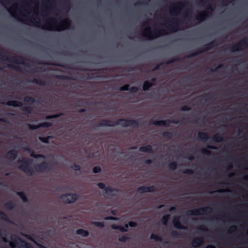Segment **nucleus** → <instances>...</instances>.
<instances>
[{
	"label": "nucleus",
	"mask_w": 248,
	"mask_h": 248,
	"mask_svg": "<svg viewBox=\"0 0 248 248\" xmlns=\"http://www.w3.org/2000/svg\"><path fill=\"white\" fill-rule=\"evenodd\" d=\"M189 10L187 9V13L185 15V18L183 20L176 17H171L165 19V26L170 32H174L180 30L183 24L184 23L188 24V22L191 21V16L189 14Z\"/></svg>",
	"instance_id": "f257e3e1"
},
{
	"label": "nucleus",
	"mask_w": 248,
	"mask_h": 248,
	"mask_svg": "<svg viewBox=\"0 0 248 248\" xmlns=\"http://www.w3.org/2000/svg\"><path fill=\"white\" fill-rule=\"evenodd\" d=\"M52 21L51 24L46 22L42 27V28L49 31H61L69 28L71 26V21L68 18H65L62 20L60 23H58L57 21L54 19L52 20Z\"/></svg>",
	"instance_id": "f03ea898"
},
{
	"label": "nucleus",
	"mask_w": 248,
	"mask_h": 248,
	"mask_svg": "<svg viewBox=\"0 0 248 248\" xmlns=\"http://www.w3.org/2000/svg\"><path fill=\"white\" fill-rule=\"evenodd\" d=\"M32 159L31 158L19 159L17 160L18 164H20L18 167L19 169L29 176L33 175L34 170L30 167V166L32 163Z\"/></svg>",
	"instance_id": "7ed1b4c3"
},
{
	"label": "nucleus",
	"mask_w": 248,
	"mask_h": 248,
	"mask_svg": "<svg viewBox=\"0 0 248 248\" xmlns=\"http://www.w3.org/2000/svg\"><path fill=\"white\" fill-rule=\"evenodd\" d=\"M167 33V32L165 30L160 29H155L154 31H151V28L148 27L144 31L143 36L147 37L150 40H152Z\"/></svg>",
	"instance_id": "20e7f679"
},
{
	"label": "nucleus",
	"mask_w": 248,
	"mask_h": 248,
	"mask_svg": "<svg viewBox=\"0 0 248 248\" xmlns=\"http://www.w3.org/2000/svg\"><path fill=\"white\" fill-rule=\"evenodd\" d=\"M11 240L12 242H10V245L12 248H15L17 245L19 248H33L31 244L22 239L17 235H12Z\"/></svg>",
	"instance_id": "39448f33"
},
{
	"label": "nucleus",
	"mask_w": 248,
	"mask_h": 248,
	"mask_svg": "<svg viewBox=\"0 0 248 248\" xmlns=\"http://www.w3.org/2000/svg\"><path fill=\"white\" fill-rule=\"evenodd\" d=\"M121 125L124 127L132 126L134 128H139L140 127V124L138 120L124 118L117 120L116 121V125Z\"/></svg>",
	"instance_id": "423d86ee"
},
{
	"label": "nucleus",
	"mask_w": 248,
	"mask_h": 248,
	"mask_svg": "<svg viewBox=\"0 0 248 248\" xmlns=\"http://www.w3.org/2000/svg\"><path fill=\"white\" fill-rule=\"evenodd\" d=\"M248 46V39H243L233 45L232 46L226 48V50L230 51L231 52H235L240 50H243Z\"/></svg>",
	"instance_id": "0eeeda50"
},
{
	"label": "nucleus",
	"mask_w": 248,
	"mask_h": 248,
	"mask_svg": "<svg viewBox=\"0 0 248 248\" xmlns=\"http://www.w3.org/2000/svg\"><path fill=\"white\" fill-rule=\"evenodd\" d=\"M212 208L209 206L200 207L198 208L189 210L187 211L186 214L189 216H198L204 215L207 213H211Z\"/></svg>",
	"instance_id": "6e6552de"
},
{
	"label": "nucleus",
	"mask_w": 248,
	"mask_h": 248,
	"mask_svg": "<svg viewBox=\"0 0 248 248\" xmlns=\"http://www.w3.org/2000/svg\"><path fill=\"white\" fill-rule=\"evenodd\" d=\"M186 5H189V4L186 2H178L176 3L173 4L170 10V14L171 16H178L183 8Z\"/></svg>",
	"instance_id": "1a4fd4ad"
},
{
	"label": "nucleus",
	"mask_w": 248,
	"mask_h": 248,
	"mask_svg": "<svg viewBox=\"0 0 248 248\" xmlns=\"http://www.w3.org/2000/svg\"><path fill=\"white\" fill-rule=\"evenodd\" d=\"M78 197L79 195L76 193H68L64 194L61 196V198L62 199L63 202L66 204L75 202L78 200Z\"/></svg>",
	"instance_id": "9d476101"
},
{
	"label": "nucleus",
	"mask_w": 248,
	"mask_h": 248,
	"mask_svg": "<svg viewBox=\"0 0 248 248\" xmlns=\"http://www.w3.org/2000/svg\"><path fill=\"white\" fill-rule=\"evenodd\" d=\"M215 43V41H213L209 43L204 45L202 47L199 48L196 52H193L186 56V58H190L197 56L200 53H202L211 50L213 47V45Z\"/></svg>",
	"instance_id": "9b49d317"
},
{
	"label": "nucleus",
	"mask_w": 248,
	"mask_h": 248,
	"mask_svg": "<svg viewBox=\"0 0 248 248\" xmlns=\"http://www.w3.org/2000/svg\"><path fill=\"white\" fill-rule=\"evenodd\" d=\"M7 60L10 62L16 64H24L28 68H31V66L28 63H25V58L22 56H14L7 58Z\"/></svg>",
	"instance_id": "f8f14e48"
},
{
	"label": "nucleus",
	"mask_w": 248,
	"mask_h": 248,
	"mask_svg": "<svg viewBox=\"0 0 248 248\" xmlns=\"http://www.w3.org/2000/svg\"><path fill=\"white\" fill-rule=\"evenodd\" d=\"M170 123L177 124L178 122L175 120H170L168 119L167 120H151L150 122V124H153L157 126H164L166 127H169Z\"/></svg>",
	"instance_id": "ddd939ff"
},
{
	"label": "nucleus",
	"mask_w": 248,
	"mask_h": 248,
	"mask_svg": "<svg viewBox=\"0 0 248 248\" xmlns=\"http://www.w3.org/2000/svg\"><path fill=\"white\" fill-rule=\"evenodd\" d=\"M52 169L50 163L43 161L37 164L35 167V171L37 172H43L50 170Z\"/></svg>",
	"instance_id": "4468645a"
},
{
	"label": "nucleus",
	"mask_w": 248,
	"mask_h": 248,
	"mask_svg": "<svg viewBox=\"0 0 248 248\" xmlns=\"http://www.w3.org/2000/svg\"><path fill=\"white\" fill-rule=\"evenodd\" d=\"M97 186L99 188L105 189V194L106 195H109L114 191H120V190L117 188H112L109 186H106L103 183H99Z\"/></svg>",
	"instance_id": "2eb2a0df"
},
{
	"label": "nucleus",
	"mask_w": 248,
	"mask_h": 248,
	"mask_svg": "<svg viewBox=\"0 0 248 248\" xmlns=\"http://www.w3.org/2000/svg\"><path fill=\"white\" fill-rule=\"evenodd\" d=\"M155 190V187L153 185L150 186H140L137 188V191L140 193L153 192Z\"/></svg>",
	"instance_id": "dca6fc26"
},
{
	"label": "nucleus",
	"mask_w": 248,
	"mask_h": 248,
	"mask_svg": "<svg viewBox=\"0 0 248 248\" xmlns=\"http://www.w3.org/2000/svg\"><path fill=\"white\" fill-rule=\"evenodd\" d=\"M209 16V12L207 11H204L201 13H199L195 17L194 19L201 23L203 21L206 17Z\"/></svg>",
	"instance_id": "f3484780"
},
{
	"label": "nucleus",
	"mask_w": 248,
	"mask_h": 248,
	"mask_svg": "<svg viewBox=\"0 0 248 248\" xmlns=\"http://www.w3.org/2000/svg\"><path fill=\"white\" fill-rule=\"evenodd\" d=\"M17 151L15 149H12L7 153L5 157L9 160L13 161L17 158Z\"/></svg>",
	"instance_id": "a211bd4d"
},
{
	"label": "nucleus",
	"mask_w": 248,
	"mask_h": 248,
	"mask_svg": "<svg viewBox=\"0 0 248 248\" xmlns=\"http://www.w3.org/2000/svg\"><path fill=\"white\" fill-rule=\"evenodd\" d=\"M116 125V121L113 122L108 120H103L100 123L98 124V127L109 126L113 127Z\"/></svg>",
	"instance_id": "6ab92c4d"
},
{
	"label": "nucleus",
	"mask_w": 248,
	"mask_h": 248,
	"mask_svg": "<svg viewBox=\"0 0 248 248\" xmlns=\"http://www.w3.org/2000/svg\"><path fill=\"white\" fill-rule=\"evenodd\" d=\"M172 223L174 226L175 228L178 229H186V227L183 226L180 221V218L179 217H175L173 220H172Z\"/></svg>",
	"instance_id": "aec40b11"
},
{
	"label": "nucleus",
	"mask_w": 248,
	"mask_h": 248,
	"mask_svg": "<svg viewBox=\"0 0 248 248\" xmlns=\"http://www.w3.org/2000/svg\"><path fill=\"white\" fill-rule=\"evenodd\" d=\"M24 102L30 103L31 104H32L34 103L40 104L42 102V100L40 98L35 100L34 97L29 96H26L24 98Z\"/></svg>",
	"instance_id": "412c9836"
},
{
	"label": "nucleus",
	"mask_w": 248,
	"mask_h": 248,
	"mask_svg": "<svg viewBox=\"0 0 248 248\" xmlns=\"http://www.w3.org/2000/svg\"><path fill=\"white\" fill-rule=\"evenodd\" d=\"M203 242L202 237H197L194 238L191 243V245L193 248H198L200 247Z\"/></svg>",
	"instance_id": "4be33fe9"
},
{
	"label": "nucleus",
	"mask_w": 248,
	"mask_h": 248,
	"mask_svg": "<svg viewBox=\"0 0 248 248\" xmlns=\"http://www.w3.org/2000/svg\"><path fill=\"white\" fill-rule=\"evenodd\" d=\"M48 3L49 4V6H47L45 8L42 9V11L45 13H49L51 11L52 7L56 4L55 0H48Z\"/></svg>",
	"instance_id": "5701e85b"
},
{
	"label": "nucleus",
	"mask_w": 248,
	"mask_h": 248,
	"mask_svg": "<svg viewBox=\"0 0 248 248\" xmlns=\"http://www.w3.org/2000/svg\"><path fill=\"white\" fill-rule=\"evenodd\" d=\"M155 78H153L151 82H149L147 80L144 81L142 86L143 90L148 91L153 86V82L155 81Z\"/></svg>",
	"instance_id": "b1692460"
},
{
	"label": "nucleus",
	"mask_w": 248,
	"mask_h": 248,
	"mask_svg": "<svg viewBox=\"0 0 248 248\" xmlns=\"http://www.w3.org/2000/svg\"><path fill=\"white\" fill-rule=\"evenodd\" d=\"M139 151L141 152L148 153H153L154 152L151 145L149 144L140 147L139 148Z\"/></svg>",
	"instance_id": "393cba45"
},
{
	"label": "nucleus",
	"mask_w": 248,
	"mask_h": 248,
	"mask_svg": "<svg viewBox=\"0 0 248 248\" xmlns=\"http://www.w3.org/2000/svg\"><path fill=\"white\" fill-rule=\"evenodd\" d=\"M198 139L200 140L205 141L209 139V136L207 133L204 132H200L198 133Z\"/></svg>",
	"instance_id": "a878e982"
},
{
	"label": "nucleus",
	"mask_w": 248,
	"mask_h": 248,
	"mask_svg": "<svg viewBox=\"0 0 248 248\" xmlns=\"http://www.w3.org/2000/svg\"><path fill=\"white\" fill-rule=\"evenodd\" d=\"M6 104L8 106L14 107H21L22 105L21 102L16 100L8 101Z\"/></svg>",
	"instance_id": "bb28decb"
},
{
	"label": "nucleus",
	"mask_w": 248,
	"mask_h": 248,
	"mask_svg": "<svg viewBox=\"0 0 248 248\" xmlns=\"http://www.w3.org/2000/svg\"><path fill=\"white\" fill-rule=\"evenodd\" d=\"M4 205L5 207L9 211L13 210L16 207V204L12 201H8L5 202Z\"/></svg>",
	"instance_id": "cd10ccee"
},
{
	"label": "nucleus",
	"mask_w": 248,
	"mask_h": 248,
	"mask_svg": "<svg viewBox=\"0 0 248 248\" xmlns=\"http://www.w3.org/2000/svg\"><path fill=\"white\" fill-rule=\"evenodd\" d=\"M16 194L18 196H19V197L22 200L23 202L26 203V202H29L28 199L24 192H23V191L17 192Z\"/></svg>",
	"instance_id": "c85d7f7f"
},
{
	"label": "nucleus",
	"mask_w": 248,
	"mask_h": 248,
	"mask_svg": "<svg viewBox=\"0 0 248 248\" xmlns=\"http://www.w3.org/2000/svg\"><path fill=\"white\" fill-rule=\"evenodd\" d=\"M20 109L23 112H24V114H27V115H29L32 113V108L30 106H23L22 105L20 107Z\"/></svg>",
	"instance_id": "c756f323"
},
{
	"label": "nucleus",
	"mask_w": 248,
	"mask_h": 248,
	"mask_svg": "<svg viewBox=\"0 0 248 248\" xmlns=\"http://www.w3.org/2000/svg\"><path fill=\"white\" fill-rule=\"evenodd\" d=\"M212 139L214 142H219L223 140V137L219 133H217L213 136Z\"/></svg>",
	"instance_id": "7c9ffc66"
},
{
	"label": "nucleus",
	"mask_w": 248,
	"mask_h": 248,
	"mask_svg": "<svg viewBox=\"0 0 248 248\" xmlns=\"http://www.w3.org/2000/svg\"><path fill=\"white\" fill-rule=\"evenodd\" d=\"M76 233L78 235H81L83 237H87L89 235V232L83 229H78L76 231Z\"/></svg>",
	"instance_id": "2f4dec72"
},
{
	"label": "nucleus",
	"mask_w": 248,
	"mask_h": 248,
	"mask_svg": "<svg viewBox=\"0 0 248 248\" xmlns=\"http://www.w3.org/2000/svg\"><path fill=\"white\" fill-rule=\"evenodd\" d=\"M56 78L61 80H73L74 78L70 76H67L64 75H58L56 76Z\"/></svg>",
	"instance_id": "473e14b6"
},
{
	"label": "nucleus",
	"mask_w": 248,
	"mask_h": 248,
	"mask_svg": "<svg viewBox=\"0 0 248 248\" xmlns=\"http://www.w3.org/2000/svg\"><path fill=\"white\" fill-rule=\"evenodd\" d=\"M111 228L113 230H118L121 232H126L127 231V230L124 228L123 226H118L115 224H112L111 226Z\"/></svg>",
	"instance_id": "72a5a7b5"
},
{
	"label": "nucleus",
	"mask_w": 248,
	"mask_h": 248,
	"mask_svg": "<svg viewBox=\"0 0 248 248\" xmlns=\"http://www.w3.org/2000/svg\"><path fill=\"white\" fill-rule=\"evenodd\" d=\"M173 132L166 131L162 133V136L166 139H170L173 136Z\"/></svg>",
	"instance_id": "f704fd0d"
},
{
	"label": "nucleus",
	"mask_w": 248,
	"mask_h": 248,
	"mask_svg": "<svg viewBox=\"0 0 248 248\" xmlns=\"http://www.w3.org/2000/svg\"><path fill=\"white\" fill-rule=\"evenodd\" d=\"M32 82L39 85H46V82L40 78H34Z\"/></svg>",
	"instance_id": "c9c22d12"
},
{
	"label": "nucleus",
	"mask_w": 248,
	"mask_h": 248,
	"mask_svg": "<svg viewBox=\"0 0 248 248\" xmlns=\"http://www.w3.org/2000/svg\"><path fill=\"white\" fill-rule=\"evenodd\" d=\"M150 238L155 240L156 242H161L162 240V238L161 236L152 233L150 236Z\"/></svg>",
	"instance_id": "e433bc0d"
},
{
	"label": "nucleus",
	"mask_w": 248,
	"mask_h": 248,
	"mask_svg": "<svg viewBox=\"0 0 248 248\" xmlns=\"http://www.w3.org/2000/svg\"><path fill=\"white\" fill-rule=\"evenodd\" d=\"M63 115V113H59L57 114H55L54 115H47L46 117V120H50L51 119H54V118H58L59 117H60Z\"/></svg>",
	"instance_id": "4c0bfd02"
},
{
	"label": "nucleus",
	"mask_w": 248,
	"mask_h": 248,
	"mask_svg": "<svg viewBox=\"0 0 248 248\" xmlns=\"http://www.w3.org/2000/svg\"><path fill=\"white\" fill-rule=\"evenodd\" d=\"M0 218L7 222H9L10 220L8 216L3 211H0Z\"/></svg>",
	"instance_id": "58836bf2"
},
{
	"label": "nucleus",
	"mask_w": 248,
	"mask_h": 248,
	"mask_svg": "<svg viewBox=\"0 0 248 248\" xmlns=\"http://www.w3.org/2000/svg\"><path fill=\"white\" fill-rule=\"evenodd\" d=\"M170 218V215L169 214L165 215L163 216L162 218V223L163 225H166Z\"/></svg>",
	"instance_id": "ea45409f"
},
{
	"label": "nucleus",
	"mask_w": 248,
	"mask_h": 248,
	"mask_svg": "<svg viewBox=\"0 0 248 248\" xmlns=\"http://www.w3.org/2000/svg\"><path fill=\"white\" fill-rule=\"evenodd\" d=\"M8 67L11 69L15 70L16 71H17V72H22V69L20 66L9 64L8 65Z\"/></svg>",
	"instance_id": "a19ab883"
},
{
	"label": "nucleus",
	"mask_w": 248,
	"mask_h": 248,
	"mask_svg": "<svg viewBox=\"0 0 248 248\" xmlns=\"http://www.w3.org/2000/svg\"><path fill=\"white\" fill-rule=\"evenodd\" d=\"M52 125V124L50 122H45L39 124V127H49Z\"/></svg>",
	"instance_id": "79ce46f5"
},
{
	"label": "nucleus",
	"mask_w": 248,
	"mask_h": 248,
	"mask_svg": "<svg viewBox=\"0 0 248 248\" xmlns=\"http://www.w3.org/2000/svg\"><path fill=\"white\" fill-rule=\"evenodd\" d=\"M51 138V136H48L45 137H39V140L42 142L45 143H48L49 140Z\"/></svg>",
	"instance_id": "37998d69"
},
{
	"label": "nucleus",
	"mask_w": 248,
	"mask_h": 248,
	"mask_svg": "<svg viewBox=\"0 0 248 248\" xmlns=\"http://www.w3.org/2000/svg\"><path fill=\"white\" fill-rule=\"evenodd\" d=\"M92 223L97 227L102 228L105 227V223L103 221H93Z\"/></svg>",
	"instance_id": "c03bdc74"
},
{
	"label": "nucleus",
	"mask_w": 248,
	"mask_h": 248,
	"mask_svg": "<svg viewBox=\"0 0 248 248\" xmlns=\"http://www.w3.org/2000/svg\"><path fill=\"white\" fill-rule=\"evenodd\" d=\"M30 155L31 157H32L35 158H43L45 159L46 158V156L45 155L42 154H36L33 152L31 153Z\"/></svg>",
	"instance_id": "a18cd8bd"
},
{
	"label": "nucleus",
	"mask_w": 248,
	"mask_h": 248,
	"mask_svg": "<svg viewBox=\"0 0 248 248\" xmlns=\"http://www.w3.org/2000/svg\"><path fill=\"white\" fill-rule=\"evenodd\" d=\"M168 167L169 169L171 170H175L176 169L177 167V164L176 162L173 161L171 162H170L169 164Z\"/></svg>",
	"instance_id": "49530a36"
},
{
	"label": "nucleus",
	"mask_w": 248,
	"mask_h": 248,
	"mask_svg": "<svg viewBox=\"0 0 248 248\" xmlns=\"http://www.w3.org/2000/svg\"><path fill=\"white\" fill-rule=\"evenodd\" d=\"M180 58L178 56H175L170 60H169L168 62H166V64H169L170 63H172L174 62H178L180 61Z\"/></svg>",
	"instance_id": "de8ad7c7"
},
{
	"label": "nucleus",
	"mask_w": 248,
	"mask_h": 248,
	"mask_svg": "<svg viewBox=\"0 0 248 248\" xmlns=\"http://www.w3.org/2000/svg\"><path fill=\"white\" fill-rule=\"evenodd\" d=\"M129 239V237L127 235H123L122 236L119 238V241L121 242H125Z\"/></svg>",
	"instance_id": "09e8293b"
},
{
	"label": "nucleus",
	"mask_w": 248,
	"mask_h": 248,
	"mask_svg": "<svg viewBox=\"0 0 248 248\" xmlns=\"http://www.w3.org/2000/svg\"><path fill=\"white\" fill-rule=\"evenodd\" d=\"M129 84H125L121 86L119 90L121 91H129Z\"/></svg>",
	"instance_id": "8fccbe9b"
},
{
	"label": "nucleus",
	"mask_w": 248,
	"mask_h": 248,
	"mask_svg": "<svg viewBox=\"0 0 248 248\" xmlns=\"http://www.w3.org/2000/svg\"><path fill=\"white\" fill-rule=\"evenodd\" d=\"M199 98L202 97L203 98L202 100L206 102H208L211 99V97H210V95L209 94H206L204 96H201L199 97Z\"/></svg>",
	"instance_id": "3c124183"
},
{
	"label": "nucleus",
	"mask_w": 248,
	"mask_h": 248,
	"mask_svg": "<svg viewBox=\"0 0 248 248\" xmlns=\"http://www.w3.org/2000/svg\"><path fill=\"white\" fill-rule=\"evenodd\" d=\"M24 236L27 238V239L31 240V241H33L34 242L36 243V244L38 245L39 246V247H40L41 248H45V247H44L43 246L41 245H39L38 244H37L35 241L32 238V237L30 235H29V234H25L24 235Z\"/></svg>",
	"instance_id": "603ef678"
},
{
	"label": "nucleus",
	"mask_w": 248,
	"mask_h": 248,
	"mask_svg": "<svg viewBox=\"0 0 248 248\" xmlns=\"http://www.w3.org/2000/svg\"><path fill=\"white\" fill-rule=\"evenodd\" d=\"M102 170L100 166H95L93 169V171L94 173H100Z\"/></svg>",
	"instance_id": "864d4df0"
},
{
	"label": "nucleus",
	"mask_w": 248,
	"mask_h": 248,
	"mask_svg": "<svg viewBox=\"0 0 248 248\" xmlns=\"http://www.w3.org/2000/svg\"><path fill=\"white\" fill-rule=\"evenodd\" d=\"M201 152H202V154L205 155H209L212 153L211 151H210V150H209L208 149H205V148L202 149V151H201Z\"/></svg>",
	"instance_id": "5fc2aeb1"
},
{
	"label": "nucleus",
	"mask_w": 248,
	"mask_h": 248,
	"mask_svg": "<svg viewBox=\"0 0 248 248\" xmlns=\"http://www.w3.org/2000/svg\"><path fill=\"white\" fill-rule=\"evenodd\" d=\"M28 126H29L30 129L32 130H34L37 129L38 128H40L39 124H37V125L29 124Z\"/></svg>",
	"instance_id": "6e6d98bb"
},
{
	"label": "nucleus",
	"mask_w": 248,
	"mask_h": 248,
	"mask_svg": "<svg viewBox=\"0 0 248 248\" xmlns=\"http://www.w3.org/2000/svg\"><path fill=\"white\" fill-rule=\"evenodd\" d=\"M71 168L76 171H79L80 170V166L79 165L74 164L71 167Z\"/></svg>",
	"instance_id": "4d7b16f0"
},
{
	"label": "nucleus",
	"mask_w": 248,
	"mask_h": 248,
	"mask_svg": "<svg viewBox=\"0 0 248 248\" xmlns=\"http://www.w3.org/2000/svg\"><path fill=\"white\" fill-rule=\"evenodd\" d=\"M171 236L173 237H178L180 235V233L177 231H172L170 232Z\"/></svg>",
	"instance_id": "13d9d810"
},
{
	"label": "nucleus",
	"mask_w": 248,
	"mask_h": 248,
	"mask_svg": "<svg viewBox=\"0 0 248 248\" xmlns=\"http://www.w3.org/2000/svg\"><path fill=\"white\" fill-rule=\"evenodd\" d=\"M183 173L186 174H192L194 173V171L191 169H186L183 171Z\"/></svg>",
	"instance_id": "bf43d9fd"
},
{
	"label": "nucleus",
	"mask_w": 248,
	"mask_h": 248,
	"mask_svg": "<svg viewBox=\"0 0 248 248\" xmlns=\"http://www.w3.org/2000/svg\"><path fill=\"white\" fill-rule=\"evenodd\" d=\"M180 109L182 111H189L191 110V108L188 105H185L182 106Z\"/></svg>",
	"instance_id": "052dcab7"
},
{
	"label": "nucleus",
	"mask_w": 248,
	"mask_h": 248,
	"mask_svg": "<svg viewBox=\"0 0 248 248\" xmlns=\"http://www.w3.org/2000/svg\"><path fill=\"white\" fill-rule=\"evenodd\" d=\"M149 1L150 0H142V2H137L136 3H135V5H140L141 3L144 5H147Z\"/></svg>",
	"instance_id": "680f3d73"
},
{
	"label": "nucleus",
	"mask_w": 248,
	"mask_h": 248,
	"mask_svg": "<svg viewBox=\"0 0 248 248\" xmlns=\"http://www.w3.org/2000/svg\"><path fill=\"white\" fill-rule=\"evenodd\" d=\"M139 89L138 87L134 86L131 88H129V91L130 93H136L138 92Z\"/></svg>",
	"instance_id": "e2e57ef3"
},
{
	"label": "nucleus",
	"mask_w": 248,
	"mask_h": 248,
	"mask_svg": "<svg viewBox=\"0 0 248 248\" xmlns=\"http://www.w3.org/2000/svg\"><path fill=\"white\" fill-rule=\"evenodd\" d=\"M129 226L131 227H136L137 226V223L135 221H130L128 223Z\"/></svg>",
	"instance_id": "0e129e2a"
},
{
	"label": "nucleus",
	"mask_w": 248,
	"mask_h": 248,
	"mask_svg": "<svg viewBox=\"0 0 248 248\" xmlns=\"http://www.w3.org/2000/svg\"><path fill=\"white\" fill-rule=\"evenodd\" d=\"M105 220H117V218L115 217L112 216H108L104 218Z\"/></svg>",
	"instance_id": "69168bd1"
},
{
	"label": "nucleus",
	"mask_w": 248,
	"mask_h": 248,
	"mask_svg": "<svg viewBox=\"0 0 248 248\" xmlns=\"http://www.w3.org/2000/svg\"><path fill=\"white\" fill-rule=\"evenodd\" d=\"M222 67V64H219L218 65L217 67H216L214 69H211V71L213 72H216L217 71V70L219 69V68H220L221 67Z\"/></svg>",
	"instance_id": "338daca9"
},
{
	"label": "nucleus",
	"mask_w": 248,
	"mask_h": 248,
	"mask_svg": "<svg viewBox=\"0 0 248 248\" xmlns=\"http://www.w3.org/2000/svg\"><path fill=\"white\" fill-rule=\"evenodd\" d=\"M153 163L152 160L151 159H147L145 161V164L150 165Z\"/></svg>",
	"instance_id": "774afa93"
}]
</instances>
